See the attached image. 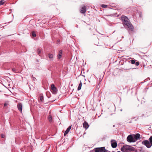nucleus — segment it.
<instances>
[{
	"instance_id": "30",
	"label": "nucleus",
	"mask_w": 152,
	"mask_h": 152,
	"mask_svg": "<svg viewBox=\"0 0 152 152\" xmlns=\"http://www.w3.org/2000/svg\"><path fill=\"white\" fill-rule=\"evenodd\" d=\"M60 42V40H57V42Z\"/></svg>"
},
{
	"instance_id": "33",
	"label": "nucleus",
	"mask_w": 152,
	"mask_h": 152,
	"mask_svg": "<svg viewBox=\"0 0 152 152\" xmlns=\"http://www.w3.org/2000/svg\"><path fill=\"white\" fill-rule=\"evenodd\" d=\"M84 79L85 80H86V79H85V78H84Z\"/></svg>"
},
{
	"instance_id": "16",
	"label": "nucleus",
	"mask_w": 152,
	"mask_h": 152,
	"mask_svg": "<svg viewBox=\"0 0 152 152\" xmlns=\"http://www.w3.org/2000/svg\"><path fill=\"white\" fill-rule=\"evenodd\" d=\"M12 70L13 72H14L15 73L20 72L19 71H18V70L17 69H16L15 68L12 69Z\"/></svg>"
},
{
	"instance_id": "27",
	"label": "nucleus",
	"mask_w": 152,
	"mask_h": 152,
	"mask_svg": "<svg viewBox=\"0 0 152 152\" xmlns=\"http://www.w3.org/2000/svg\"><path fill=\"white\" fill-rule=\"evenodd\" d=\"M135 61L134 60H132L131 61V63L132 64H134L135 63Z\"/></svg>"
},
{
	"instance_id": "14",
	"label": "nucleus",
	"mask_w": 152,
	"mask_h": 152,
	"mask_svg": "<svg viewBox=\"0 0 152 152\" xmlns=\"http://www.w3.org/2000/svg\"><path fill=\"white\" fill-rule=\"evenodd\" d=\"M134 137V140H135V141L140 138V134H137L135 135H133Z\"/></svg>"
},
{
	"instance_id": "17",
	"label": "nucleus",
	"mask_w": 152,
	"mask_h": 152,
	"mask_svg": "<svg viewBox=\"0 0 152 152\" xmlns=\"http://www.w3.org/2000/svg\"><path fill=\"white\" fill-rule=\"evenodd\" d=\"M126 147L123 146L121 148V150L123 152H125L127 150L126 149Z\"/></svg>"
},
{
	"instance_id": "18",
	"label": "nucleus",
	"mask_w": 152,
	"mask_h": 152,
	"mask_svg": "<svg viewBox=\"0 0 152 152\" xmlns=\"http://www.w3.org/2000/svg\"><path fill=\"white\" fill-rule=\"evenodd\" d=\"M48 120L50 122H52V121H53V119H52V116L51 115H50L49 116V117H48Z\"/></svg>"
},
{
	"instance_id": "7",
	"label": "nucleus",
	"mask_w": 152,
	"mask_h": 152,
	"mask_svg": "<svg viewBox=\"0 0 152 152\" xmlns=\"http://www.w3.org/2000/svg\"><path fill=\"white\" fill-rule=\"evenodd\" d=\"M87 10L86 6L85 5L82 6L81 7L80 12L82 14H84Z\"/></svg>"
},
{
	"instance_id": "10",
	"label": "nucleus",
	"mask_w": 152,
	"mask_h": 152,
	"mask_svg": "<svg viewBox=\"0 0 152 152\" xmlns=\"http://www.w3.org/2000/svg\"><path fill=\"white\" fill-rule=\"evenodd\" d=\"M126 147L127 150H129L131 151H135V148L131 146L127 145Z\"/></svg>"
},
{
	"instance_id": "21",
	"label": "nucleus",
	"mask_w": 152,
	"mask_h": 152,
	"mask_svg": "<svg viewBox=\"0 0 152 152\" xmlns=\"http://www.w3.org/2000/svg\"><path fill=\"white\" fill-rule=\"evenodd\" d=\"M4 2V0H1L0 1V6L3 4Z\"/></svg>"
},
{
	"instance_id": "22",
	"label": "nucleus",
	"mask_w": 152,
	"mask_h": 152,
	"mask_svg": "<svg viewBox=\"0 0 152 152\" xmlns=\"http://www.w3.org/2000/svg\"><path fill=\"white\" fill-rule=\"evenodd\" d=\"M149 140L150 142L152 145V136H151L150 137V138L149 139Z\"/></svg>"
},
{
	"instance_id": "6",
	"label": "nucleus",
	"mask_w": 152,
	"mask_h": 152,
	"mask_svg": "<svg viewBox=\"0 0 152 152\" xmlns=\"http://www.w3.org/2000/svg\"><path fill=\"white\" fill-rule=\"evenodd\" d=\"M94 152H105V149L104 147H102L95 148L94 149Z\"/></svg>"
},
{
	"instance_id": "13",
	"label": "nucleus",
	"mask_w": 152,
	"mask_h": 152,
	"mask_svg": "<svg viewBox=\"0 0 152 152\" xmlns=\"http://www.w3.org/2000/svg\"><path fill=\"white\" fill-rule=\"evenodd\" d=\"M71 126H69L66 129L64 134L65 136L69 133L71 128Z\"/></svg>"
},
{
	"instance_id": "20",
	"label": "nucleus",
	"mask_w": 152,
	"mask_h": 152,
	"mask_svg": "<svg viewBox=\"0 0 152 152\" xmlns=\"http://www.w3.org/2000/svg\"><path fill=\"white\" fill-rule=\"evenodd\" d=\"M40 100L41 102H44V98L43 96H41L40 97Z\"/></svg>"
},
{
	"instance_id": "5",
	"label": "nucleus",
	"mask_w": 152,
	"mask_h": 152,
	"mask_svg": "<svg viewBox=\"0 0 152 152\" xmlns=\"http://www.w3.org/2000/svg\"><path fill=\"white\" fill-rule=\"evenodd\" d=\"M51 89L52 93L54 94H56L57 93L58 90L57 88L55 87L54 84H52L51 85Z\"/></svg>"
},
{
	"instance_id": "9",
	"label": "nucleus",
	"mask_w": 152,
	"mask_h": 152,
	"mask_svg": "<svg viewBox=\"0 0 152 152\" xmlns=\"http://www.w3.org/2000/svg\"><path fill=\"white\" fill-rule=\"evenodd\" d=\"M17 107L18 110L21 112H22V104L21 103H18L17 105Z\"/></svg>"
},
{
	"instance_id": "1",
	"label": "nucleus",
	"mask_w": 152,
	"mask_h": 152,
	"mask_svg": "<svg viewBox=\"0 0 152 152\" xmlns=\"http://www.w3.org/2000/svg\"><path fill=\"white\" fill-rule=\"evenodd\" d=\"M121 18L123 22V24L124 27L127 26L128 28L131 31H133L134 29V27L130 22L128 18L125 16L123 15Z\"/></svg>"
},
{
	"instance_id": "28",
	"label": "nucleus",
	"mask_w": 152,
	"mask_h": 152,
	"mask_svg": "<svg viewBox=\"0 0 152 152\" xmlns=\"http://www.w3.org/2000/svg\"><path fill=\"white\" fill-rule=\"evenodd\" d=\"M135 65L137 66H138L139 65V63L138 62H135Z\"/></svg>"
},
{
	"instance_id": "25",
	"label": "nucleus",
	"mask_w": 152,
	"mask_h": 152,
	"mask_svg": "<svg viewBox=\"0 0 152 152\" xmlns=\"http://www.w3.org/2000/svg\"><path fill=\"white\" fill-rule=\"evenodd\" d=\"M38 54L39 55V54L41 52V50L40 49H38L37 50Z\"/></svg>"
},
{
	"instance_id": "12",
	"label": "nucleus",
	"mask_w": 152,
	"mask_h": 152,
	"mask_svg": "<svg viewBox=\"0 0 152 152\" xmlns=\"http://www.w3.org/2000/svg\"><path fill=\"white\" fill-rule=\"evenodd\" d=\"M62 55V50H60L57 55V58L58 59H60Z\"/></svg>"
},
{
	"instance_id": "31",
	"label": "nucleus",
	"mask_w": 152,
	"mask_h": 152,
	"mask_svg": "<svg viewBox=\"0 0 152 152\" xmlns=\"http://www.w3.org/2000/svg\"><path fill=\"white\" fill-rule=\"evenodd\" d=\"M115 125H113V127H115Z\"/></svg>"
},
{
	"instance_id": "11",
	"label": "nucleus",
	"mask_w": 152,
	"mask_h": 152,
	"mask_svg": "<svg viewBox=\"0 0 152 152\" xmlns=\"http://www.w3.org/2000/svg\"><path fill=\"white\" fill-rule=\"evenodd\" d=\"M83 127L86 129H87L89 127V126L88 123L86 121H85L83 124Z\"/></svg>"
},
{
	"instance_id": "23",
	"label": "nucleus",
	"mask_w": 152,
	"mask_h": 152,
	"mask_svg": "<svg viewBox=\"0 0 152 152\" xmlns=\"http://www.w3.org/2000/svg\"><path fill=\"white\" fill-rule=\"evenodd\" d=\"M32 36L34 37H35L36 36V35L34 31H33L32 32Z\"/></svg>"
},
{
	"instance_id": "4",
	"label": "nucleus",
	"mask_w": 152,
	"mask_h": 152,
	"mask_svg": "<svg viewBox=\"0 0 152 152\" xmlns=\"http://www.w3.org/2000/svg\"><path fill=\"white\" fill-rule=\"evenodd\" d=\"M127 140L128 142H135V140L133 136L132 135H130L127 137Z\"/></svg>"
},
{
	"instance_id": "26",
	"label": "nucleus",
	"mask_w": 152,
	"mask_h": 152,
	"mask_svg": "<svg viewBox=\"0 0 152 152\" xmlns=\"http://www.w3.org/2000/svg\"><path fill=\"white\" fill-rule=\"evenodd\" d=\"M101 6L103 8H106L107 7V5L105 4H102Z\"/></svg>"
},
{
	"instance_id": "2",
	"label": "nucleus",
	"mask_w": 152,
	"mask_h": 152,
	"mask_svg": "<svg viewBox=\"0 0 152 152\" xmlns=\"http://www.w3.org/2000/svg\"><path fill=\"white\" fill-rule=\"evenodd\" d=\"M121 18L123 22V24L124 27L127 26L128 28L131 31H133L134 29V27L130 22L128 18L125 16L123 15Z\"/></svg>"
},
{
	"instance_id": "24",
	"label": "nucleus",
	"mask_w": 152,
	"mask_h": 152,
	"mask_svg": "<svg viewBox=\"0 0 152 152\" xmlns=\"http://www.w3.org/2000/svg\"><path fill=\"white\" fill-rule=\"evenodd\" d=\"M9 104V102H6L4 104V107H6V106H7Z\"/></svg>"
},
{
	"instance_id": "19",
	"label": "nucleus",
	"mask_w": 152,
	"mask_h": 152,
	"mask_svg": "<svg viewBox=\"0 0 152 152\" xmlns=\"http://www.w3.org/2000/svg\"><path fill=\"white\" fill-rule=\"evenodd\" d=\"M48 56L49 58L52 59L53 58V55L52 54L49 53L48 54Z\"/></svg>"
},
{
	"instance_id": "3",
	"label": "nucleus",
	"mask_w": 152,
	"mask_h": 152,
	"mask_svg": "<svg viewBox=\"0 0 152 152\" xmlns=\"http://www.w3.org/2000/svg\"><path fill=\"white\" fill-rule=\"evenodd\" d=\"M142 144L145 145L148 148H150L152 146L150 141H149L148 140H145L143 141L142 142Z\"/></svg>"
},
{
	"instance_id": "15",
	"label": "nucleus",
	"mask_w": 152,
	"mask_h": 152,
	"mask_svg": "<svg viewBox=\"0 0 152 152\" xmlns=\"http://www.w3.org/2000/svg\"><path fill=\"white\" fill-rule=\"evenodd\" d=\"M82 86V83L81 82V81H80V83L78 87L77 88V90L78 91H79L81 89Z\"/></svg>"
},
{
	"instance_id": "32",
	"label": "nucleus",
	"mask_w": 152,
	"mask_h": 152,
	"mask_svg": "<svg viewBox=\"0 0 152 152\" xmlns=\"http://www.w3.org/2000/svg\"><path fill=\"white\" fill-rule=\"evenodd\" d=\"M117 152H121L120 151H118Z\"/></svg>"
},
{
	"instance_id": "29",
	"label": "nucleus",
	"mask_w": 152,
	"mask_h": 152,
	"mask_svg": "<svg viewBox=\"0 0 152 152\" xmlns=\"http://www.w3.org/2000/svg\"><path fill=\"white\" fill-rule=\"evenodd\" d=\"M1 137L2 138H4V137H5V135L3 134H1Z\"/></svg>"
},
{
	"instance_id": "8",
	"label": "nucleus",
	"mask_w": 152,
	"mask_h": 152,
	"mask_svg": "<svg viewBox=\"0 0 152 152\" xmlns=\"http://www.w3.org/2000/svg\"><path fill=\"white\" fill-rule=\"evenodd\" d=\"M113 141V140H111V146L113 148H115L116 147L117 144V142L115 140H114V142H112V141Z\"/></svg>"
}]
</instances>
